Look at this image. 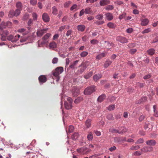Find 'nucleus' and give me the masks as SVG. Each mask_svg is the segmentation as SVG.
<instances>
[{
    "label": "nucleus",
    "instance_id": "obj_58",
    "mask_svg": "<svg viewBox=\"0 0 158 158\" xmlns=\"http://www.w3.org/2000/svg\"><path fill=\"white\" fill-rule=\"evenodd\" d=\"M32 16L33 18V19L34 20H36L37 19V15L35 13H32Z\"/></svg>",
    "mask_w": 158,
    "mask_h": 158
},
{
    "label": "nucleus",
    "instance_id": "obj_63",
    "mask_svg": "<svg viewBox=\"0 0 158 158\" xmlns=\"http://www.w3.org/2000/svg\"><path fill=\"white\" fill-rule=\"evenodd\" d=\"M133 29L132 28H130L126 30V32L128 33H131L133 32Z\"/></svg>",
    "mask_w": 158,
    "mask_h": 158
},
{
    "label": "nucleus",
    "instance_id": "obj_16",
    "mask_svg": "<svg viewBox=\"0 0 158 158\" xmlns=\"http://www.w3.org/2000/svg\"><path fill=\"white\" fill-rule=\"evenodd\" d=\"M64 106L65 108L68 110L71 109L72 107V104L67 102H65Z\"/></svg>",
    "mask_w": 158,
    "mask_h": 158
},
{
    "label": "nucleus",
    "instance_id": "obj_11",
    "mask_svg": "<svg viewBox=\"0 0 158 158\" xmlns=\"http://www.w3.org/2000/svg\"><path fill=\"white\" fill-rule=\"evenodd\" d=\"M141 24L143 26H145L147 25L149 23V21L147 19H142L141 20Z\"/></svg>",
    "mask_w": 158,
    "mask_h": 158
},
{
    "label": "nucleus",
    "instance_id": "obj_25",
    "mask_svg": "<svg viewBox=\"0 0 158 158\" xmlns=\"http://www.w3.org/2000/svg\"><path fill=\"white\" fill-rule=\"evenodd\" d=\"M93 138V135L91 132H89L87 135V139L88 140H92Z\"/></svg>",
    "mask_w": 158,
    "mask_h": 158
},
{
    "label": "nucleus",
    "instance_id": "obj_35",
    "mask_svg": "<svg viewBox=\"0 0 158 158\" xmlns=\"http://www.w3.org/2000/svg\"><path fill=\"white\" fill-rule=\"evenodd\" d=\"M20 37V36L19 35H16L14 37L13 36V40H12V42H15L18 41L19 38Z\"/></svg>",
    "mask_w": 158,
    "mask_h": 158
},
{
    "label": "nucleus",
    "instance_id": "obj_28",
    "mask_svg": "<svg viewBox=\"0 0 158 158\" xmlns=\"http://www.w3.org/2000/svg\"><path fill=\"white\" fill-rule=\"evenodd\" d=\"M105 56V54L104 53H102L99 55L97 56L96 57V58L97 60H100L103 57H104Z\"/></svg>",
    "mask_w": 158,
    "mask_h": 158
},
{
    "label": "nucleus",
    "instance_id": "obj_33",
    "mask_svg": "<svg viewBox=\"0 0 158 158\" xmlns=\"http://www.w3.org/2000/svg\"><path fill=\"white\" fill-rule=\"evenodd\" d=\"M51 35V34L48 33L46 34L42 38L43 40H45L47 41V40L48 39Z\"/></svg>",
    "mask_w": 158,
    "mask_h": 158
},
{
    "label": "nucleus",
    "instance_id": "obj_54",
    "mask_svg": "<svg viewBox=\"0 0 158 158\" xmlns=\"http://www.w3.org/2000/svg\"><path fill=\"white\" fill-rule=\"evenodd\" d=\"M85 151L84 148H81L77 149V151L79 153H82Z\"/></svg>",
    "mask_w": 158,
    "mask_h": 158
},
{
    "label": "nucleus",
    "instance_id": "obj_19",
    "mask_svg": "<svg viewBox=\"0 0 158 158\" xmlns=\"http://www.w3.org/2000/svg\"><path fill=\"white\" fill-rule=\"evenodd\" d=\"M106 98V96L105 94H102L99 96L98 98V101L99 102H102Z\"/></svg>",
    "mask_w": 158,
    "mask_h": 158
},
{
    "label": "nucleus",
    "instance_id": "obj_55",
    "mask_svg": "<svg viewBox=\"0 0 158 158\" xmlns=\"http://www.w3.org/2000/svg\"><path fill=\"white\" fill-rule=\"evenodd\" d=\"M114 7L112 5H108L106 8V9L107 10H111L113 9Z\"/></svg>",
    "mask_w": 158,
    "mask_h": 158
},
{
    "label": "nucleus",
    "instance_id": "obj_59",
    "mask_svg": "<svg viewBox=\"0 0 158 158\" xmlns=\"http://www.w3.org/2000/svg\"><path fill=\"white\" fill-rule=\"evenodd\" d=\"M71 4V2L70 1L64 3V7L65 8H67Z\"/></svg>",
    "mask_w": 158,
    "mask_h": 158
},
{
    "label": "nucleus",
    "instance_id": "obj_29",
    "mask_svg": "<svg viewBox=\"0 0 158 158\" xmlns=\"http://www.w3.org/2000/svg\"><path fill=\"white\" fill-rule=\"evenodd\" d=\"M49 47L52 48H56L57 44L55 42H52L49 44Z\"/></svg>",
    "mask_w": 158,
    "mask_h": 158
},
{
    "label": "nucleus",
    "instance_id": "obj_30",
    "mask_svg": "<svg viewBox=\"0 0 158 158\" xmlns=\"http://www.w3.org/2000/svg\"><path fill=\"white\" fill-rule=\"evenodd\" d=\"M52 13L54 15H56L57 14L58 10L55 6L53 7L52 8Z\"/></svg>",
    "mask_w": 158,
    "mask_h": 158
},
{
    "label": "nucleus",
    "instance_id": "obj_43",
    "mask_svg": "<svg viewBox=\"0 0 158 158\" xmlns=\"http://www.w3.org/2000/svg\"><path fill=\"white\" fill-rule=\"evenodd\" d=\"M25 31L26 29L23 28L19 29L18 31V32H24L23 34L25 35L27 34L28 33V32H26Z\"/></svg>",
    "mask_w": 158,
    "mask_h": 158
},
{
    "label": "nucleus",
    "instance_id": "obj_47",
    "mask_svg": "<svg viewBox=\"0 0 158 158\" xmlns=\"http://www.w3.org/2000/svg\"><path fill=\"white\" fill-rule=\"evenodd\" d=\"M115 108V106L114 105H110L108 107V110L110 111H111L114 110Z\"/></svg>",
    "mask_w": 158,
    "mask_h": 158
},
{
    "label": "nucleus",
    "instance_id": "obj_18",
    "mask_svg": "<svg viewBox=\"0 0 158 158\" xmlns=\"http://www.w3.org/2000/svg\"><path fill=\"white\" fill-rule=\"evenodd\" d=\"M110 2L107 0H102L100 2V4L101 6L108 4L110 3Z\"/></svg>",
    "mask_w": 158,
    "mask_h": 158
},
{
    "label": "nucleus",
    "instance_id": "obj_48",
    "mask_svg": "<svg viewBox=\"0 0 158 158\" xmlns=\"http://www.w3.org/2000/svg\"><path fill=\"white\" fill-rule=\"evenodd\" d=\"M74 129V127L73 126H70L68 128V132L70 133L73 131Z\"/></svg>",
    "mask_w": 158,
    "mask_h": 158
},
{
    "label": "nucleus",
    "instance_id": "obj_15",
    "mask_svg": "<svg viewBox=\"0 0 158 158\" xmlns=\"http://www.w3.org/2000/svg\"><path fill=\"white\" fill-rule=\"evenodd\" d=\"M112 61L109 60H106L104 63L103 66L105 68H107L112 63Z\"/></svg>",
    "mask_w": 158,
    "mask_h": 158
},
{
    "label": "nucleus",
    "instance_id": "obj_61",
    "mask_svg": "<svg viewBox=\"0 0 158 158\" xmlns=\"http://www.w3.org/2000/svg\"><path fill=\"white\" fill-rule=\"evenodd\" d=\"M33 24V22L32 20L31 19H29L27 22L28 25L29 26H31Z\"/></svg>",
    "mask_w": 158,
    "mask_h": 158
},
{
    "label": "nucleus",
    "instance_id": "obj_56",
    "mask_svg": "<svg viewBox=\"0 0 158 158\" xmlns=\"http://www.w3.org/2000/svg\"><path fill=\"white\" fill-rule=\"evenodd\" d=\"M29 17V15L28 13H26L23 16V20H26L28 19Z\"/></svg>",
    "mask_w": 158,
    "mask_h": 158
},
{
    "label": "nucleus",
    "instance_id": "obj_53",
    "mask_svg": "<svg viewBox=\"0 0 158 158\" xmlns=\"http://www.w3.org/2000/svg\"><path fill=\"white\" fill-rule=\"evenodd\" d=\"M142 154V152H141L138 151H136L134 153L133 155L134 156H139Z\"/></svg>",
    "mask_w": 158,
    "mask_h": 158
},
{
    "label": "nucleus",
    "instance_id": "obj_20",
    "mask_svg": "<svg viewBox=\"0 0 158 158\" xmlns=\"http://www.w3.org/2000/svg\"><path fill=\"white\" fill-rule=\"evenodd\" d=\"M85 28V27L83 25H78L77 26V29L79 31L82 32L83 31Z\"/></svg>",
    "mask_w": 158,
    "mask_h": 158
},
{
    "label": "nucleus",
    "instance_id": "obj_32",
    "mask_svg": "<svg viewBox=\"0 0 158 158\" xmlns=\"http://www.w3.org/2000/svg\"><path fill=\"white\" fill-rule=\"evenodd\" d=\"M120 133H123L126 132L127 131V129L124 127H121L119 128Z\"/></svg>",
    "mask_w": 158,
    "mask_h": 158
},
{
    "label": "nucleus",
    "instance_id": "obj_37",
    "mask_svg": "<svg viewBox=\"0 0 158 158\" xmlns=\"http://www.w3.org/2000/svg\"><path fill=\"white\" fill-rule=\"evenodd\" d=\"M103 16L102 15L98 14L96 15L95 16V18L96 19L98 20H101L103 19Z\"/></svg>",
    "mask_w": 158,
    "mask_h": 158
},
{
    "label": "nucleus",
    "instance_id": "obj_2",
    "mask_svg": "<svg viewBox=\"0 0 158 158\" xmlns=\"http://www.w3.org/2000/svg\"><path fill=\"white\" fill-rule=\"evenodd\" d=\"M63 71V68L61 67H57L52 71V74L55 77H58Z\"/></svg>",
    "mask_w": 158,
    "mask_h": 158
},
{
    "label": "nucleus",
    "instance_id": "obj_17",
    "mask_svg": "<svg viewBox=\"0 0 158 158\" xmlns=\"http://www.w3.org/2000/svg\"><path fill=\"white\" fill-rule=\"evenodd\" d=\"M91 120L89 119H88L85 122V125L87 128H88L91 126Z\"/></svg>",
    "mask_w": 158,
    "mask_h": 158
},
{
    "label": "nucleus",
    "instance_id": "obj_40",
    "mask_svg": "<svg viewBox=\"0 0 158 158\" xmlns=\"http://www.w3.org/2000/svg\"><path fill=\"white\" fill-rule=\"evenodd\" d=\"M78 135H79L77 133H75L72 135L71 137L72 139L75 140L78 138Z\"/></svg>",
    "mask_w": 158,
    "mask_h": 158
},
{
    "label": "nucleus",
    "instance_id": "obj_34",
    "mask_svg": "<svg viewBox=\"0 0 158 158\" xmlns=\"http://www.w3.org/2000/svg\"><path fill=\"white\" fill-rule=\"evenodd\" d=\"M148 54L150 55H153L155 53V50L153 48H151L147 51Z\"/></svg>",
    "mask_w": 158,
    "mask_h": 158
},
{
    "label": "nucleus",
    "instance_id": "obj_31",
    "mask_svg": "<svg viewBox=\"0 0 158 158\" xmlns=\"http://www.w3.org/2000/svg\"><path fill=\"white\" fill-rule=\"evenodd\" d=\"M83 100V98L81 97H77L74 101V102L75 103H77L81 101H82Z\"/></svg>",
    "mask_w": 158,
    "mask_h": 158
},
{
    "label": "nucleus",
    "instance_id": "obj_62",
    "mask_svg": "<svg viewBox=\"0 0 158 158\" xmlns=\"http://www.w3.org/2000/svg\"><path fill=\"white\" fill-rule=\"evenodd\" d=\"M13 35H10L8 36L7 37V39L8 40L11 41L12 42V40H13Z\"/></svg>",
    "mask_w": 158,
    "mask_h": 158
},
{
    "label": "nucleus",
    "instance_id": "obj_38",
    "mask_svg": "<svg viewBox=\"0 0 158 158\" xmlns=\"http://www.w3.org/2000/svg\"><path fill=\"white\" fill-rule=\"evenodd\" d=\"M152 74L151 73H150L147 75H144L143 77V78L144 80H146L150 79L152 77Z\"/></svg>",
    "mask_w": 158,
    "mask_h": 158
},
{
    "label": "nucleus",
    "instance_id": "obj_12",
    "mask_svg": "<svg viewBox=\"0 0 158 158\" xmlns=\"http://www.w3.org/2000/svg\"><path fill=\"white\" fill-rule=\"evenodd\" d=\"M146 143L148 145L154 146L156 144V142L155 140L152 139L147 141Z\"/></svg>",
    "mask_w": 158,
    "mask_h": 158
},
{
    "label": "nucleus",
    "instance_id": "obj_10",
    "mask_svg": "<svg viewBox=\"0 0 158 158\" xmlns=\"http://www.w3.org/2000/svg\"><path fill=\"white\" fill-rule=\"evenodd\" d=\"M42 19L43 21L46 22H48L50 20V18L48 15L46 13L43 14Z\"/></svg>",
    "mask_w": 158,
    "mask_h": 158
},
{
    "label": "nucleus",
    "instance_id": "obj_52",
    "mask_svg": "<svg viewBox=\"0 0 158 158\" xmlns=\"http://www.w3.org/2000/svg\"><path fill=\"white\" fill-rule=\"evenodd\" d=\"M127 46L129 48H133L135 46L136 44L135 43H131L129 44Z\"/></svg>",
    "mask_w": 158,
    "mask_h": 158
},
{
    "label": "nucleus",
    "instance_id": "obj_39",
    "mask_svg": "<svg viewBox=\"0 0 158 158\" xmlns=\"http://www.w3.org/2000/svg\"><path fill=\"white\" fill-rule=\"evenodd\" d=\"M106 118L108 120H113L114 119L112 114H108L106 116Z\"/></svg>",
    "mask_w": 158,
    "mask_h": 158
},
{
    "label": "nucleus",
    "instance_id": "obj_4",
    "mask_svg": "<svg viewBox=\"0 0 158 158\" xmlns=\"http://www.w3.org/2000/svg\"><path fill=\"white\" fill-rule=\"evenodd\" d=\"M116 40L120 43L123 44L128 42V39L126 37L121 36H118L116 37Z\"/></svg>",
    "mask_w": 158,
    "mask_h": 158
},
{
    "label": "nucleus",
    "instance_id": "obj_23",
    "mask_svg": "<svg viewBox=\"0 0 158 158\" xmlns=\"http://www.w3.org/2000/svg\"><path fill=\"white\" fill-rule=\"evenodd\" d=\"M11 23L10 22H8L7 23L2 22L0 25V29H3L4 28H5L6 26H7V23Z\"/></svg>",
    "mask_w": 158,
    "mask_h": 158
},
{
    "label": "nucleus",
    "instance_id": "obj_60",
    "mask_svg": "<svg viewBox=\"0 0 158 158\" xmlns=\"http://www.w3.org/2000/svg\"><path fill=\"white\" fill-rule=\"evenodd\" d=\"M58 61V59L57 58H54L52 60V63L53 64H56L57 63Z\"/></svg>",
    "mask_w": 158,
    "mask_h": 158
},
{
    "label": "nucleus",
    "instance_id": "obj_6",
    "mask_svg": "<svg viewBox=\"0 0 158 158\" xmlns=\"http://www.w3.org/2000/svg\"><path fill=\"white\" fill-rule=\"evenodd\" d=\"M153 148L152 147L147 146H145L143 148L141 149V150L142 152H151L153 151Z\"/></svg>",
    "mask_w": 158,
    "mask_h": 158
},
{
    "label": "nucleus",
    "instance_id": "obj_7",
    "mask_svg": "<svg viewBox=\"0 0 158 158\" xmlns=\"http://www.w3.org/2000/svg\"><path fill=\"white\" fill-rule=\"evenodd\" d=\"M72 93L73 97H76L78 95L79 93V89L75 87H73Z\"/></svg>",
    "mask_w": 158,
    "mask_h": 158
},
{
    "label": "nucleus",
    "instance_id": "obj_9",
    "mask_svg": "<svg viewBox=\"0 0 158 158\" xmlns=\"http://www.w3.org/2000/svg\"><path fill=\"white\" fill-rule=\"evenodd\" d=\"M48 29H39L37 32V35L38 36H41L45 33L47 32Z\"/></svg>",
    "mask_w": 158,
    "mask_h": 158
},
{
    "label": "nucleus",
    "instance_id": "obj_13",
    "mask_svg": "<svg viewBox=\"0 0 158 158\" xmlns=\"http://www.w3.org/2000/svg\"><path fill=\"white\" fill-rule=\"evenodd\" d=\"M102 77L101 74H95L93 76V79L95 81H98Z\"/></svg>",
    "mask_w": 158,
    "mask_h": 158
},
{
    "label": "nucleus",
    "instance_id": "obj_26",
    "mask_svg": "<svg viewBox=\"0 0 158 158\" xmlns=\"http://www.w3.org/2000/svg\"><path fill=\"white\" fill-rule=\"evenodd\" d=\"M140 146L139 145H137L136 146L132 145L130 148V150H138L140 148Z\"/></svg>",
    "mask_w": 158,
    "mask_h": 158
},
{
    "label": "nucleus",
    "instance_id": "obj_42",
    "mask_svg": "<svg viewBox=\"0 0 158 158\" xmlns=\"http://www.w3.org/2000/svg\"><path fill=\"white\" fill-rule=\"evenodd\" d=\"M40 41L39 40L38 41V46L39 47H41L43 46V45L45 44L47 41H46L45 40H43L42 41L40 42Z\"/></svg>",
    "mask_w": 158,
    "mask_h": 158
},
{
    "label": "nucleus",
    "instance_id": "obj_64",
    "mask_svg": "<svg viewBox=\"0 0 158 158\" xmlns=\"http://www.w3.org/2000/svg\"><path fill=\"white\" fill-rule=\"evenodd\" d=\"M158 42V36L155 37L154 39L152 41V43H156Z\"/></svg>",
    "mask_w": 158,
    "mask_h": 158
},
{
    "label": "nucleus",
    "instance_id": "obj_57",
    "mask_svg": "<svg viewBox=\"0 0 158 158\" xmlns=\"http://www.w3.org/2000/svg\"><path fill=\"white\" fill-rule=\"evenodd\" d=\"M104 23V21H97L95 22V23L97 25H101L102 24Z\"/></svg>",
    "mask_w": 158,
    "mask_h": 158
},
{
    "label": "nucleus",
    "instance_id": "obj_46",
    "mask_svg": "<svg viewBox=\"0 0 158 158\" xmlns=\"http://www.w3.org/2000/svg\"><path fill=\"white\" fill-rule=\"evenodd\" d=\"M144 140L143 138H140L138 139L135 143V144L142 143L144 142Z\"/></svg>",
    "mask_w": 158,
    "mask_h": 158
},
{
    "label": "nucleus",
    "instance_id": "obj_5",
    "mask_svg": "<svg viewBox=\"0 0 158 158\" xmlns=\"http://www.w3.org/2000/svg\"><path fill=\"white\" fill-rule=\"evenodd\" d=\"M89 64L90 63L89 61H86L80 65L79 66V67L81 66H82L83 67L82 69H81V73L83 72L86 68L89 65Z\"/></svg>",
    "mask_w": 158,
    "mask_h": 158
},
{
    "label": "nucleus",
    "instance_id": "obj_27",
    "mask_svg": "<svg viewBox=\"0 0 158 158\" xmlns=\"http://www.w3.org/2000/svg\"><path fill=\"white\" fill-rule=\"evenodd\" d=\"M107 26L110 28H114L116 27L115 25L111 22H109L107 24Z\"/></svg>",
    "mask_w": 158,
    "mask_h": 158
},
{
    "label": "nucleus",
    "instance_id": "obj_24",
    "mask_svg": "<svg viewBox=\"0 0 158 158\" xmlns=\"http://www.w3.org/2000/svg\"><path fill=\"white\" fill-rule=\"evenodd\" d=\"M85 11V13L86 14H92L93 12L91 8L90 7H88L86 8Z\"/></svg>",
    "mask_w": 158,
    "mask_h": 158
},
{
    "label": "nucleus",
    "instance_id": "obj_36",
    "mask_svg": "<svg viewBox=\"0 0 158 158\" xmlns=\"http://www.w3.org/2000/svg\"><path fill=\"white\" fill-rule=\"evenodd\" d=\"M109 131L112 133H120V132L119 130L113 128L110 129H109Z\"/></svg>",
    "mask_w": 158,
    "mask_h": 158
},
{
    "label": "nucleus",
    "instance_id": "obj_21",
    "mask_svg": "<svg viewBox=\"0 0 158 158\" xmlns=\"http://www.w3.org/2000/svg\"><path fill=\"white\" fill-rule=\"evenodd\" d=\"M16 7L17 9L22 10L23 5L22 3L20 2H18L16 3Z\"/></svg>",
    "mask_w": 158,
    "mask_h": 158
},
{
    "label": "nucleus",
    "instance_id": "obj_50",
    "mask_svg": "<svg viewBox=\"0 0 158 158\" xmlns=\"http://www.w3.org/2000/svg\"><path fill=\"white\" fill-rule=\"evenodd\" d=\"M30 2L32 5L35 6L37 4V0H30Z\"/></svg>",
    "mask_w": 158,
    "mask_h": 158
},
{
    "label": "nucleus",
    "instance_id": "obj_51",
    "mask_svg": "<svg viewBox=\"0 0 158 158\" xmlns=\"http://www.w3.org/2000/svg\"><path fill=\"white\" fill-rule=\"evenodd\" d=\"M151 28H148L147 29H145L142 32V33L143 34L145 33H147L151 31Z\"/></svg>",
    "mask_w": 158,
    "mask_h": 158
},
{
    "label": "nucleus",
    "instance_id": "obj_45",
    "mask_svg": "<svg viewBox=\"0 0 158 158\" xmlns=\"http://www.w3.org/2000/svg\"><path fill=\"white\" fill-rule=\"evenodd\" d=\"M147 99V98L146 97H143L141 98V99L138 102H137V103H141L142 102H144L146 101Z\"/></svg>",
    "mask_w": 158,
    "mask_h": 158
},
{
    "label": "nucleus",
    "instance_id": "obj_41",
    "mask_svg": "<svg viewBox=\"0 0 158 158\" xmlns=\"http://www.w3.org/2000/svg\"><path fill=\"white\" fill-rule=\"evenodd\" d=\"M92 75V72H89L86 75H85L84 76V77L86 79H89V78Z\"/></svg>",
    "mask_w": 158,
    "mask_h": 158
},
{
    "label": "nucleus",
    "instance_id": "obj_3",
    "mask_svg": "<svg viewBox=\"0 0 158 158\" xmlns=\"http://www.w3.org/2000/svg\"><path fill=\"white\" fill-rule=\"evenodd\" d=\"M21 10L19 9H16L15 11L13 10H10L9 14L12 16H17L20 15Z\"/></svg>",
    "mask_w": 158,
    "mask_h": 158
},
{
    "label": "nucleus",
    "instance_id": "obj_14",
    "mask_svg": "<svg viewBox=\"0 0 158 158\" xmlns=\"http://www.w3.org/2000/svg\"><path fill=\"white\" fill-rule=\"evenodd\" d=\"M106 19L109 21H110L113 19L112 14L110 13H107L105 14Z\"/></svg>",
    "mask_w": 158,
    "mask_h": 158
},
{
    "label": "nucleus",
    "instance_id": "obj_44",
    "mask_svg": "<svg viewBox=\"0 0 158 158\" xmlns=\"http://www.w3.org/2000/svg\"><path fill=\"white\" fill-rule=\"evenodd\" d=\"M137 51V50L135 48L131 49L129 50V53L132 54H134Z\"/></svg>",
    "mask_w": 158,
    "mask_h": 158
},
{
    "label": "nucleus",
    "instance_id": "obj_1",
    "mask_svg": "<svg viewBox=\"0 0 158 158\" xmlns=\"http://www.w3.org/2000/svg\"><path fill=\"white\" fill-rule=\"evenodd\" d=\"M94 86H91L86 88L84 91V94L85 95H89L91 94L92 93L95 91Z\"/></svg>",
    "mask_w": 158,
    "mask_h": 158
},
{
    "label": "nucleus",
    "instance_id": "obj_22",
    "mask_svg": "<svg viewBox=\"0 0 158 158\" xmlns=\"http://www.w3.org/2000/svg\"><path fill=\"white\" fill-rule=\"evenodd\" d=\"M79 61V60H77L73 61L72 64H70L69 67L71 69H74Z\"/></svg>",
    "mask_w": 158,
    "mask_h": 158
},
{
    "label": "nucleus",
    "instance_id": "obj_8",
    "mask_svg": "<svg viewBox=\"0 0 158 158\" xmlns=\"http://www.w3.org/2000/svg\"><path fill=\"white\" fill-rule=\"evenodd\" d=\"M38 79L40 83H43L47 81V78L44 75L40 76Z\"/></svg>",
    "mask_w": 158,
    "mask_h": 158
},
{
    "label": "nucleus",
    "instance_id": "obj_49",
    "mask_svg": "<svg viewBox=\"0 0 158 158\" xmlns=\"http://www.w3.org/2000/svg\"><path fill=\"white\" fill-rule=\"evenodd\" d=\"M88 54V52L86 51H83L81 53L80 56L81 57H84L87 56Z\"/></svg>",
    "mask_w": 158,
    "mask_h": 158
}]
</instances>
